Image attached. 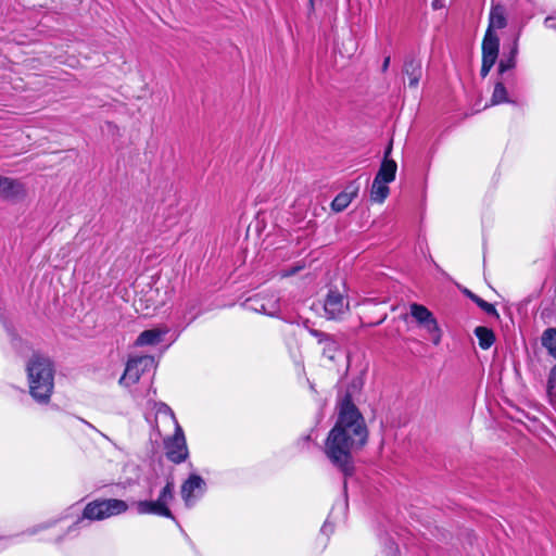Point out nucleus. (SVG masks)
Masks as SVG:
<instances>
[{
    "label": "nucleus",
    "mask_w": 556,
    "mask_h": 556,
    "mask_svg": "<svg viewBox=\"0 0 556 556\" xmlns=\"http://www.w3.org/2000/svg\"><path fill=\"white\" fill-rule=\"evenodd\" d=\"M155 367V359L151 355H142L130 358L119 379V384L129 387L137 383L141 375Z\"/></svg>",
    "instance_id": "nucleus-4"
},
{
    "label": "nucleus",
    "mask_w": 556,
    "mask_h": 556,
    "mask_svg": "<svg viewBox=\"0 0 556 556\" xmlns=\"http://www.w3.org/2000/svg\"><path fill=\"white\" fill-rule=\"evenodd\" d=\"M83 421H84L86 425H88V427H90V428H93V429H94V427H93V426H91V424H89V422H87V421H85V420H83Z\"/></svg>",
    "instance_id": "nucleus-34"
},
{
    "label": "nucleus",
    "mask_w": 556,
    "mask_h": 556,
    "mask_svg": "<svg viewBox=\"0 0 556 556\" xmlns=\"http://www.w3.org/2000/svg\"><path fill=\"white\" fill-rule=\"evenodd\" d=\"M311 5H313V0H309Z\"/></svg>",
    "instance_id": "nucleus-37"
},
{
    "label": "nucleus",
    "mask_w": 556,
    "mask_h": 556,
    "mask_svg": "<svg viewBox=\"0 0 556 556\" xmlns=\"http://www.w3.org/2000/svg\"><path fill=\"white\" fill-rule=\"evenodd\" d=\"M553 21H554L553 16H547L544 21L545 26L548 28L556 29V25L553 23Z\"/></svg>",
    "instance_id": "nucleus-28"
},
{
    "label": "nucleus",
    "mask_w": 556,
    "mask_h": 556,
    "mask_svg": "<svg viewBox=\"0 0 556 556\" xmlns=\"http://www.w3.org/2000/svg\"><path fill=\"white\" fill-rule=\"evenodd\" d=\"M324 316L329 320L342 319L350 312L346 296L337 289H330L323 303Z\"/></svg>",
    "instance_id": "nucleus-5"
},
{
    "label": "nucleus",
    "mask_w": 556,
    "mask_h": 556,
    "mask_svg": "<svg viewBox=\"0 0 556 556\" xmlns=\"http://www.w3.org/2000/svg\"><path fill=\"white\" fill-rule=\"evenodd\" d=\"M432 7H433L434 9H437V8L439 7L438 0H435V1L432 3Z\"/></svg>",
    "instance_id": "nucleus-32"
},
{
    "label": "nucleus",
    "mask_w": 556,
    "mask_h": 556,
    "mask_svg": "<svg viewBox=\"0 0 556 556\" xmlns=\"http://www.w3.org/2000/svg\"><path fill=\"white\" fill-rule=\"evenodd\" d=\"M367 438L365 420L346 395L338 406V419L328 433L324 452L333 466L349 476L353 471L352 454L366 444Z\"/></svg>",
    "instance_id": "nucleus-1"
},
{
    "label": "nucleus",
    "mask_w": 556,
    "mask_h": 556,
    "mask_svg": "<svg viewBox=\"0 0 556 556\" xmlns=\"http://www.w3.org/2000/svg\"><path fill=\"white\" fill-rule=\"evenodd\" d=\"M475 334L478 338L479 346L483 350L490 349L495 341L494 332L486 327H477Z\"/></svg>",
    "instance_id": "nucleus-21"
},
{
    "label": "nucleus",
    "mask_w": 556,
    "mask_h": 556,
    "mask_svg": "<svg viewBox=\"0 0 556 556\" xmlns=\"http://www.w3.org/2000/svg\"><path fill=\"white\" fill-rule=\"evenodd\" d=\"M100 434H101V437H103V438L109 440V438L104 433H100Z\"/></svg>",
    "instance_id": "nucleus-36"
},
{
    "label": "nucleus",
    "mask_w": 556,
    "mask_h": 556,
    "mask_svg": "<svg viewBox=\"0 0 556 556\" xmlns=\"http://www.w3.org/2000/svg\"><path fill=\"white\" fill-rule=\"evenodd\" d=\"M206 490V483L202 477L192 473L181 484L180 494L185 504L190 507L200 498Z\"/></svg>",
    "instance_id": "nucleus-11"
},
{
    "label": "nucleus",
    "mask_w": 556,
    "mask_h": 556,
    "mask_svg": "<svg viewBox=\"0 0 556 556\" xmlns=\"http://www.w3.org/2000/svg\"><path fill=\"white\" fill-rule=\"evenodd\" d=\"M166 330L161 329H149L142 331L136 339L135 344L137 346L155 345L163 340Z\"/></svg>",
    "instance_id": "nucleus-17"
},
{
    "label": "nucleus",
    "mask_w": 556,
    "mask_h": 556,
    "mask_svg": "<svg viewBox=\"0 0 556 556\" xmlns=\"http://www.w3.org/2000/svg\"><path fill=\"white\" fill-rule=\"evenodd\" d=\"M384 318L386 316L382 319H380L377 324L383 323Z\"/></svg>",
    "instance_id": "nucleus-35"
},
{
    "label": "nucleus",
    "mask_w": 556,
    "mask_h": 556,
    "mask_svg": "<svg viewBox=\"0 0 556 556\" xmlns=\"http://www.w3.org/2000/svg\"><path fill=\"white\" fill-rule=\"evenodd\" d=\"M174 429V434L164 440V447L167 458L175 464H180L188 458L189 451L181 426L176 424Z\"/></svg>",
    "instance_id": "nucleus-7"
},
{
    "label": "nucleus",
    "mask_w": 556,
    "mask_h": 556,
    "mask_svg": "<svg viewBox=\"0 0 556 556\" xmlns=\"http://www.w3.org/2000/svg\"><path fill=\"white\" fill-rule=\"evenodd\" d=\"M389 192L390 189L388 187V182L375 177L370 189L371 201L382 203L388 198Z\"/></svg>",
    "instance_id": "nucleus-19"
},
{
    "label": "nucleus",
    "mask_w": 556,
    "mask_h": 556,
    "mask_svg": "<svg viewBox=\"0 0 556 556\" xmlns=\"http://www.w3.org/2000/svg\"><path fill=\"white\" fill-rule=\"evenodd\" d=\"M389 64H390V56H387L384 60H383V64H382V71L386 72L389 67Z\"/></svg>",
    "instance_id": "nucleus-29"
},
{
    "label": "nucleus",
    "mask_w": 556,
    "mask_h": 556,
    "mask_svg": "<svg viewBox=\"0 0 556 556\" xmlns=\"http://www.w3.org/2000/svg\"><path fill=\"white\" fill-rule=\"evenodd\" d=\"M505 102H510L507 90L503 81H497L494 86V90L491 98V104L496 105Z\"/></svg>",
    "instance_id": "nucleus-24"
},
{
    "label": "nucleus",
    "mask_w": 556,
    "mask_h": 556,
    "mask_svg": "<svg viewBox=\"0 0 556 556\" xmlns=\"http://www.w3.org/2000/svg\"><path fill=\"white\" fill-rule=\"evenodd\" d=\"M244 307L249 311L261 313L267 316H278L280 313V299L274 294H256L244 302Z\"/></svg>",
    "instance_id": "nucleus-8"
},
{
    "label": "nucleus",
    "mask_w": 556,
    "mask_h": 556,
    "mask_svg": "<svg viewBox=\"0 0 556 556\" xmlns=\"http://www.w3.org/2000/svg\"><path fill=\"white\" fill-rule=\"evenodd\" d=\"M518 36L515 38L513 46L510 48L509 54L502 59L498 63V73L504 75L507 71L514 68L517 62L518 55Z\"/></svg>",
    "instance_id": "nucleus-20"
},
{
    "label": "nucleus",
    "mask_w": 556,
    "mask_h": 556,
    "mask_svg": "<svg viewBox=\"0 0 556 556\" xmlns=\"http://www.w3.org/2000/svg\"><path fill=\"white\" fill-rule=\"evenodd\" d=\"M469 296L486 314L498 316L497 311L495 309L494 305H492L491 303H488L486 301L482 300L481 298H479L476 294L470 293Z\"/></svg>",
    "instance_id": "nucleus-26"
},
{
    "label": "nucleus",
    "mask_w": 556,
    "mask_h": 556,
    "mask_svg": "<svg viewBox=\"0 0 556 556\" xmlns=\"http://www.w3.org/2000/svg\"><path fill=\"white\" fill-rule=\"evenodd\" d=\"M101 507L104 519L121 515L128 509L127 503L117 498L101 500Z\"/></svg>",
    "instance_id": "nucleus-16"
},
{
    "label": "nucleus",
    "mask_w": 556,
    "mask_h": 556,
    "mask_svg": "<svg viewBox=\"0 0 556 556\" xmlns=\"http://www.w3.org/2000/svg\"><path fill=\"white\" fill-rule=\"evenodd\" d=\"M547 395L552 403H556V365L552 368L548 376Z\"/></svg>",
    "instance_id": "nucleus-25"
},
{
    "label": "nucleus",
    "mask_w": 556,
    "mask_h": 556,
    "mask_svg": "<svg viewBox=\"0 0 556 556\" xmlns=\"http://www.w3.org/2000/svg\"><path fill=\"white\" fill-rule=\"evenodd\" d=\"M26 185L16 178L0 175V199L11 203L22 202L27 198Z\"/></svg>",
    "instance_id": "nucleus-9"
},
{
    "label": "nucleus",
    "mask_w": 556,
    "mask_h": 556,
    "mask_svg": "<svg viewBox=\"0 0 556 556\" xmlns=\"http://www.w3.org/2000/svg\"><path fill=\"white\" fill-rule=\"evenodd\" d=\"M409 311L418 325L430 334L432 343L438 345L441 342L442 332L433 314L426 306L417 303H413Z\"/></svg>",
    "instance_id": "nucleus-6"
},
{
    "label": "nucleus",
    "mask_w": 556,
    "mask_h": 556,
    "mask_svg": "<svg viewBox=\"0 0 556 556\" xmlns=\"http://www.w3.org/2000/svg\"><path fill=\"white\" fill-rule=\"evenodd\" d=\"M389 549L394 553V556H396L397 547L393 543H390Z\"/></svg>",
    "instance_id": "nucleus-30"
},
{
    "label": "nucleus",
    "mask_w": 556,
    "mask_h": 556,
    "mask_svg": "<svg viewBox=\"0 0 556 556\" xmlns=\"http://www.w3.org/2000/svg\"><path fill=\"white\" fill-rule=\"evenodd\" d=\"M174 500V483L168 481L161 490L155 501H139L135 504L136 510L139 515H156L166 518H174L168 507L169 503Z\"/></svg>",
    "instance_id": "nucleus-3"
},
{
    "label": "nucleus",
    "mask_w": 556,
    "mask_h": 556,
    "mask_svg": "<svg viewBox=\"0 0 556 556\" xmlns=\"http://www.w3.org/2000/svg\"><path fill=\"white\" fill-rule=\"evenodd\" d=\"M358 187L354 185L348 186L342 192H340L332 201L331 208L334 212L344 211L352 200L357 195Z\"/></svg>",
    "instance_id": "nucleus-14"
},
{
    "label": "nucleus",
    "mask_w": 556,
    "mask_h": 556,
    "mask_svg": "<svg viewBox=\"0 0 556 556\" xmlns=\"http://www.w3.org/2000/svg\"><path fill=\"white\" fill-rule=\"evenodd\" d=\"M156 414L157 416H164L165 418H168L170 422L174 425V428L176 427V424H179L178 420L176 419L173 409L165 403H161L157 405Z\"/></svg>",
    "instance_id": "nucleus-27"
},
{
    "label": "nucleus",
    "mask_w": 556,
    "mask_h": 556,
    "mask_svg": "<svg viewBox=\"0 0 556 556\" xmlns=\"http://www.w3.org/2000/svg\"><path fill=\"white\" fill-rule=\"evenodd\" d=\"M507 25L505 9L502 5H493L489 15V27L486 30L494 31L502 29Z\"/></svg>",
    "instance_id": "nucleus-18"
},
{
    "label": "nucleus",
    "mask_w": 556,
    "mask_h": 556,
    "mask_svg": "<svg viewBox=\"0 0 556 556\" xmlns=\"http://www.w3.org/2000/svg\"><path fill=\"white\" fill-rule=\"evenodd\" d=\"M328 528H329V523L328 522H325V525L323 526L321 528V531L323 532H327L328 531Z\"/></svg>",
    "instance_id": "nucleus-31"
},
{
    "label": "nucleus",
    "mask_w": 556,
    "mask_h": 556,
    "mask_svg": "<svg viewBox=\"0 0 556 556\" xmlns=\"http://www.w3.org/2000/svg\"><path fill=\"white\" fill-rule=\"evenodd\" d=\"M83 518L89 520H103L101 500L88 503L84 509Z\"/></svg>",
    "instance_id": "nucleus-22"
},
{
    "label": "nucleus",
    "mask_w": 556,
    "mask_h": 556,
    "mask_svg": "<svg viewBox=\"0 0 556 556\" xmlns=\"http://www.w3.org/2000/svg\"><path fill=\"white\" fill-rule=\"evenodd\" d=\"M542 344L556 358V329L548 328L542 334Z\"/></svg>",
    "instance_id": "nucleus-23"
},
{
    "label": "nucleus",
    "mask_w": 556,
    "mask_h": 556,
    "mask_svg": "<svg viewBox=\"0 0 556 556\" xmlns=\"http://www.w3.org/2000/svg\"><path fill=\"white\" fill-rule=\"evenodd\" d=\"M432 7H433L434 9H437V8L439 7L438 0H435V1L432 3Z\"/></svg>",
    "instance_id": "nucleus-33"
},
{
    "label": "nucleus",
    "mask_w": 556,
    "mask_h": 556,
    "mask_svg": "<svg viewBox=\"0 0 556 556\" xmlns=\"http://www.w3.org/2000/svg\"><path fill=\"white\" fill-rule=\"evenodd\" d=\"M403 73L408 77V86L410 88H417L422 75L421 62L415 58L406 59Z\"/></svg>",
    "instance_id": "nucleus-13"
},
{
    "label": "nucleus",
    "mask_w": 556,
    "mask_h": 556,
    "mask_svg": "<svg viewBox=\"0 0 556 556\" xmlns=\"http://www.w3.org/2000/svg\"><path fill=\"white\" fill-rule=\"evenodd\" d=\"M30 395L40 403L49 401L54 387V368L50 358L35 354L27 364Z\"/></svg>",
    "instance_id": "nucleus-2"
},
{
    "label": "nucleus",
    "mask_w": 556,
    "mask_h": 556,
    "mask_svg": "<svg viewBox=\"0 0 556 556\" xmlns=\"http://www.w3.org/2000/svg\"><path fill=\"white\" fill-rule=\"evenodd\" d=\"M500 50V39L494 31L486 30L482 41L481 76L485 77L495 64Z\"/></svg>",
    "instance_id": "nucleus-10"
},
{
    "label": "nucleus",
    "mask_w": 556,
    "mask_h": 556,
    "mask_svg": "<svg viewBox=\"0 0 556 556\" xmlns=\"http://www.w3.org/2000/svg\"><path fill=\"white\" fill-rule=\"evenodd\" d=\"M392 150V144L390 143L384 152V159L380 165V168L376 175V178L381 179L388 184L392 182L395 179V174L397 169V165L395 161L389 159V155Z\"/></svg>",
    "instance_id": "nucleus-12"
},
{
    "label": "nucleus",
    "mask_w": 556,
    "mask_h": 556,
    "mask_svg": "<svg viewBox=\"0 0 556 556\" xmlns=\"http://www.w3.org/2000/svg\"><path fill=\"white\" fill-rule=\"evenodd\" d=\"M309 332L312 336H314L317 339L319 344L324 345L323 354L328 359L333 361L334 356H336V352L338 351V343L332 338H330L328 334H326L321 331L311 329Z\"/></svg>",
    "instance_id": "nucleus-15"
}]
</instances>
